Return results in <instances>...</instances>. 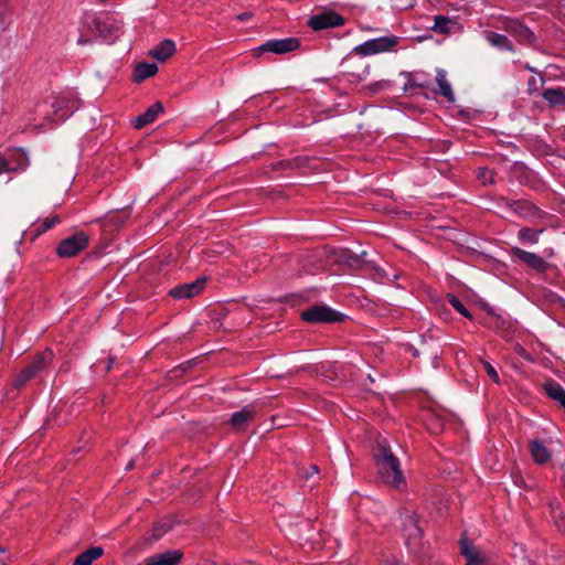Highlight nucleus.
Listing matches in <instances>:
<instances>
[{
	"mask_svg": "<svg viewBox=\"0 0 565 565\" xmlns=\"http://www.w3.org/2000/svg\"><path fill=\"white\" fill-rule=\"evenodd\" d=\"M375 461L379 477L383 482L396 489H402V487L405 486L399 460L392 452L390 447L379 443L375 452Z\"/></svg>",
	"mask_w": 565,
	"mask_h": 565,
	"instance_id": "nucleus-1",
	"label": "nucleus"
},
{
	"mask_svg": "<svg viewBox=\"0 0 565 565\" xmlns=\"http://www.w3.org/2000/svg\"><path fill=\"white\" fill-rule=\"evenodd\" d=\"M498 205L534 225L543 223L547 216L546 212L525 199L511 200L505 196H500L498 199Z\"/></svg>",
	"mask_w": 565,
	"mask_h": 565,
	"instance_id": "nucleus-2",
	"label": "nucleus"
},
{
	"mask_svg": "<svg viewBox=\"0 0 565 565\" xmlns=\"http://www.w3.org/2000/svg\"><path fill=\"white\" fill-rule=\"evenodd\" d=\"M79 100L73 93H63L53 97V114L47 116L51 122H61L78 109Z\"/></svg>",
	"mask_w": 565,
	"mask_h": 565,
	"instance_id": "nucleus-3",
	"label": "nucleus"
},
{
	"mask_svg": "<svg viewBox=\"0 0 565 565\" xmlns=\"http://www.w3.org/2000/svg\"><path fill=\"white\" fill-rule=\"evenodd\" d=\"M29 166L30 159L22 148L11 149L0 154V175L24 172Z\"/></svg>",
	"mask_w": 565,
	"mask_h": 565,
	"instance_id": "nucleus-4",
	"label": "nucleus"
},
{
	"mask_svg": "<svg viewBox=\"0 0 565 565\" xmlns=\"http://www.w3.org/2000/svg\"><path fill=\"white\" fill-rule=\"evenodd\" d=\"M301 319L309 323L341 322L345 316L326 305H316L301 312Z\"/></svg>",
	"mask_w": 565,
	"mask_h": 565,
	"instance_id": "nucleus-5",
	"label": "nucleus"
},
{
	"mask_svg": "<svg viewBox=\"0 0 565 565\" xmlns=\"http://www.w3.org/2000/svg\"><path fill=\"white\" fill-rule=\"evenodd\" d=\"M318 169L317 160L308 156H297L290 159H282L266 167V173L275 171L300 170L303 172Z\"/></svg>",
	"mask_w": 565,
	"mask_h": 565,
	"instance_id": "nucleus-6",
	"label": "nucleus"
},
{
	"mask_svg": "<svg viewBox=\"0 0 565 565\" xmlns=\"http://www.w3.org/2000/svg\"><path fill=\"white\" fill-rule=\"evenodd\" d=\"M398 44V38L395 35L390 36H380L376 39H372L365 41L359 45H356L352 53L361 56H369L379 53H384L391 51L394 46Z\"/></svg>",
	"mask_w": 565,
	"mask_h": 565,
	"instance_id": "nucleus-7",
	"label": "nucleus"
},
{
	"mask_svg": "<svg viewBox=\"0 0 565 565\" xmlns=\"http://www.w3.org/2000/svg\"><path fill=\"white\" fill-rule=\"evenodd\" d=\"M300 47V41L297 38L286 39H271L262 45L253 49L252 55L254 57L260 56L264 53L286 54Z\"/></svg>",
	"mask_w": 565,
	"mask_h": 565,
	"instance_id": "nucleus-8",
	"label": "nucleus"
},
{
	"mask_svg": "<svg viewBox=\"0 0 565 565\" xmlns=\"http://www.w3.org/2000/svg\"><path fill=\"white\" fill-rule=\"evenodd\" d=\"M354 53L348 54L341 62L345 68L343 75L347 76L350 84H358L370 75L371 65L360 58H355Z\"/></svg>",
	"mask_w": 565,
	"mask_h": 565,
	"instance_id": "nucleus-9",
	"label": "nucleus"
},
{
	"mask_svg": "<svg viewBox=\"0 0 565 565\" xmlns=\"http://www.w3.org/2000/svg\"><path fill=\"white\" fill-rule=\"evenodd\" d=\"M89 243V237L85 232L75 234L61 241L56 248V254L62 258H71L84 250Z\"/></svg>",
	"mask_w": 565,
	"mask_h": 565,
	"instance_id": "nucleus-10",
	"label": "nucleus"
},
{
	"mask_svg": "<svg viewBox=\"0 0 565 565\" xmlns=\"http://www.w3.org/2000/svg\"><path fill=\"white\" fill-rule=\"evenodd\" d=\"M460 554L466 558V565H492L488 554L475 545L463 534L459 540Z\"/></svg>",
	"mask_w": 565,
	"mask_h": 565,
	"instance_id": "nucleus-11",
	"label": "nucleus"
},
{
	"mask_svg": "<svg viewBox=\"0 0 565 565\" xmlns=\"http://www.w3.org/2000/svg\"><path fill=\"white\" fill-rule=\"evenodd\" d=\"M345 19L333 10L323 11L312 15L308 20V25L315 31H321L330 28L343 25Z\"/></svg>",
	"mask_w": 565,
	"mask_h": 565,
	"instance_id": "nucleus-12",
	"label": "nucleus"
},
{
	"mask_svg": "<svg viewBox=\"0 0 565 565\" xmlns=\"http://www.w3.org/2000/svg\"><path fill=\"white\" fill-rule=\"evenodd\" d=\"M511 256L536 273H545L550 267L548 263L543 257L520 247H512Z\"/></svg>",
	"mask_w": 565,
	"mask_h": 565,
	"instance_id": "nucleus-13",
	"label": "nucleus"
},
{
	"mask_svg": "<svg viewBox=\"0 0 565 565\" xmlns=\"http://www.w3.org/2000/svg\"><path fill=\"white\" fill-rule=\"evenodd\" d=\"M504 30L521 44L532 45L536 41L535 34L518 20H508Z\"/></svg>",
	"mask_w": 565,
	"mask_h": 565,
	"instance_id": "nucleus-14",
	"label": "nucleus"
},
{
	"mask_svg": "<svg viewBox=\"0 0 565 565\" xmlns=\"http://www.w3.org/2000/svg\"><path fill=\"white\" fill-rule=\"evenodd\" d=\"M206 279L200 277L191 282L175 286L169 291V295L174 299H189L199 295L205 287Z\"/></svg>",
	"mask_w": 565,
	"mask_h": 565,
	"instance_id": "nucleus-15",
	"label": "nucleus"
},
{
	"mask_svg": "<svg viewBox=\"0 0 565 565\" xmlns=\"http://www.w3.org/2000/svg\"><path fill=\"white\" fill-rule=\"evenodd\" d=\"M122 23L111 14H104L100 20L98 36L104 40L114 41L122 33Z\"/></svg>",
	"mask_w": 565,
	"mask_h": 565,
	"instance_id": "nucleus-16",
	"label": "nucleus"
},
{
	"mask_svg": "<svg viewBox=\"0 0 565 565\" xmlns=\"http://www.w3.org/2000/svg\"><path fill=\"white\" fill-rule=\"evenodd\" d=\"M257 409L255 405H246L241 411L232 414L230 418V424L236 430H245L248 427L252 419L255 417Z\"/></svg>",
	"mask_w": 565,
	"mask_h": 565,
	"instance_id": "nucleus-17",
	"label": "nucleus"
},
{
	"mask_svg": "<svg viewBox=\"0 0 565 565\" xmlns=\"http://www.w3.org/2000/svg\"><path fill=\"white\" fill-rule=\"evenodd\" d=\"M402 526L407 544H409L411 541L420 540L423 531L418 525V519L415 513H405L402 518Z\"/></svg>",
	"mask_w": 565,
	"mask_h": 565,
	"instance_id": "nucleus-18",
	"label": "nucleus"
},
{
	"mask_svg": "<svg viewBox=\"0 0 565 565\" xmlns=\"http://www.w3.org/2000/svg\"><path fill=\"white\" fill-rule=\"evenodd\" d=\"M183 554L178 550L166 551L163 553L149 556L145 565H178Z\"/></svg>",
	"mask_w": 565,
	"mask_h": 565,
	"instance_id": "nucleus-19",
	"label": "nucleus"
},
{
	"mask_svg": "<svg viewBox=\"0 0 565 565\" xmlns=\"http://www.w3.org/2000/svg\"><path fill=\"white\" fill-rule=\"evenodd\" d=\"M529 451L536 465H545L552 458V452L547 449L543 441L533 439L529 443Z\"/></svg>",
	"mask_w": 565,
	"mask_h": 565,
	"instance_id": "nucleus-20",
	"label": "nucleus"
},
{
	"mask_svg": "<svg viewBox=\"0 0 565 565\" xmlns=\"http://www.w3.org/2000/svg\"><path fill=\"white\" fill-rule=\"evenodd\" d=\"M163 111V105L160 102H156L150 107L146 109L142 114H140L135 120H134V127L136 129H141L146 127L147 125L153 122L158 115Z\"/></svg>",
	"mask_w": 565,
	"mask_h": 565,
	"instance_id": "nucleus-21",
	"label": "nucleus"
},
{
	"mask_svg": "<svg viewBox=\"0 0 565 565\" xmlns=\"http://www.w3.org/2000/svg\"><path fill=\"white\" fill-rule=\"evenodd\" d=\"M486 41L492 45L493 47L500 50V51H508V52H514V46L510 39L504 35L500 34L490 30H486L483 32Z\"/></svg>",
	"mask_w": 565,
	"mask_h": 565,
	"instance_id": "nucleus-22",
	"label": "nucleus"
},
{
	"mask_svg": "<svg viewBox=\"0 0 565 565\" xmlns=\"http://www.w3.org/2000/svg\"><path fill=\"white\" fill-rule=\"evenodd\" d=\"M366 256V252H362L360 255L352 254L351 252L345 254V263L350 267H362L363 265H369V262L364 259ZM373 270L375 271V278L376 279H383L387 275L385 274L384 269L380 268L379 266L371 264Z\"/></svg>",
	"mask_w": 565,
	"mask_h": 565,
	"instance_id": "nucleus-23",
	"label": "nucleus"
},
{
	"mask_svg": "<svg viewBox=\"0 0 565 565\" xmlns=\"http://www.w3.org/2000/svg\"><path fill=\"white\" fill-rule=\"evenodd\" d=\"M436 83L438 88L435 92L445 97L447 102L455 103V94L450 83L447 79V73L445 70H437Z\"/></svg>",
	"mask_w": 565,
	"mask_h": 565,
	"instance_id": "nucleus-24",
	"label": "nucleus"
},
{
	"mask_svg": "<svg viewBox=\"0 0 565 565\" xmlns=\"http://www.w3.org/2000/svg\"><path fill=\"white\" fill-rule=\"evenodd\" d=\"M175 53V43L172 40L166 39L161 41L150 52L151 56L159 62H164Z\"/></svg>",
	"mask_w": 565,
	"mask_h": 565,
	"instance_id": "nucleus-25",
	"label": "nucleus"
},
{
	"mask_svg": "<svg viewBox=\"0 0 565 565\" xmlns=\"http://www.w3.org/2000/svg\"><path fill=\"white\" fill-rule=\"evenodd\" d=\"M53 351L44 350L36 354L28 366L38 376L53 361Z\"/></svg>",
	"mask_w": 565,
	"mask_h": 565,
	"instance_id": "nucleus-26",
	"label": "nucleus"
},
{
	"mask_svg": "<svg viewBox=\"0 0 565 565\" xmlns=\"http://www.w3.org/2000/svg\"><path fill=\"white\" fill-rule=\"evenodd\" d=\"M547 507L550 514L559 531L565 533V513L561 502L556 498L548 499Z\"/></svg>",
	"mask_w": 565,
	"mask_h": 565,
	"instance_id": "nucleus-27",
	"label": "nucleus"
},
{
	"mask_svg": "<svg viewBox=\"0 0 565 565\" xmlns=\"http://www.w3.org/2000/svg\"><path fill=\"white\" fill-rule=\"evenodd\" d=\"M100 14L93 11H85L81 18V26L87 32L95 33L98 35L100 26Z\"/></svg>",
	"mask_w": 565,
	"mask_h": 565,
	"instance_id": "nucleus-28",
	"label": "nucleus"
},
{
	"mask_svg": "<svg viewBox=\"0 0 565 565\" xmlns=\"http://www.w3.org/2000/svg\"><path fill=\"white\" fill-rule=\"evenodd\" d=\"M158 72V66L154 63L140 62L135 66L132 78L134 82L140 83Z\"/></svg>",
	"mask_w": 565,
	"mask_h": 565,
	"instance_id": "nucleus-29",
	"label": "nucleus"
},
{
	"mask_svg": "<svg viewBox=\"0 0 565 565\" xmlns=\"http://www.w3.org/2000/svg\"><path fill=\"white\" fill-rule=\"evenodd\" d=\"M544 392L546 395L556 401L561 406L565 404V390L554 380L544 383Z\"/></svg>",
	"mask_w": 565,
	"mask_h": 565,
	"instance_id": "nucleus-30",
	"label": "nucleus"
},
{
	"mask_svg": "<svg viewBox=\"0 0 565 565\" xmlns=\"http://www.w3.org/2000/svg\"><path fill=\"white\" fill-rule=\"evenodd\" d=\"M104 554L102 546L90 547L81 553L74 561L73 565H92V563Z\"/></svg>",
	"mask_w": 565,
	"mask_h": 565,
	"instance_id": "nucleus-31",
	"label": "nucleus"
},
{
	"mask_svg": "<svg viewBox=\"0 0 565 565\" xmlns=\"http://www.w3.org/2000/svg\"><path fill=\"white\" fill-rule=\"evenodd\" d=\"M542 97L551 107L565 106V89L563 88H546L542 93Z\"/></svg>",
	"mask_w": 565,
	"mask_h": 565,
	"instance_id": "nucleus-32",
	"label": "nucleus"
},
{
	"mask_svg": "<svg viewBox=\"0 0 565 565\" xmlns=\"http://www.w3.org/2000/svg\"><path fill=\"white\" fill-rule=\"evenodd\" d=\"M430 86L429 81L424 74L420 73H408L406 75V83L404 89L411 92L414 88H428Z\"/></svg>",
	"mask_w": 565,
	"mask_h": 565,
	"instance_id": "nucleus-33",
	"label": "nucleus"
},
{
	"mask_svg": "<svg viewBox=\"0 0 565 565\" xmlns=\"http://www.w3.org/2000/svg\"><path fill=\"white\" fill-rule=\"evenodd\" d=\"M544 232V228H532V227H522L518 232V238L525 244L535 245L539 243L540 235Z\"/></svg>",
	"mask_w": 565,
	"mask_h": 565,
	"instance_id": "nucleus-34",
	"label": "nucleus"
},
{
	"mask_svg": "<svg viewBox=\"0 0 565 565\" xmlns=\"http://www.w3.org/2000/svg\"><path fill=\"white\" fill-rule=\"evenodd\" d=\"M391 87V82L386 79L376 81L374 83H371L369 85H365L362 87L361 93L364 96H374L383 90H386Z\"/></svg>",
	"mask_w": 565,
	"mask_h": 565,
	"instance_id": "nucleus-35",
	"label": "nucleus"
},
{
	"mask_svg": "<svg viewBox=\"0 0 565 565\" xmlns=\"http://www.w3.org/2000/svg\"><path fill=\"white\" fill-rule=\"evenodd\" d=\"M35 377V374L29 369V366H26L23 370H21L13 380V387L17 390H21L25 386L28 382Z\"/></svg>",
	"mask_w": 565,
	"mask_h": 565,
	"instance_id": "nucleus-36",
	"label": "nucleus"
},
{
	"mask_svg": "<svg viewBox=\"0 0 565 565\" xmlns=\"http://www.w3.org/2000/svg\"><path fill=\"white\" fill-rule=\"evenodd\" d=\"M61 222V217L58 215H53L50 217H46L34 231V237L50 231L53 228L56 224Z\"/></svg>",
	"mask_w": 565,
	"mask_h": 565,
	"instance_id": "nucleus-37",
	"label": "nucleus"
},
{
	"mask_svg": "<svg viewBox=\"0 0 565 565\" xmlns=\"http://www.w3.org/2000/svg\"><path fill=\"white\" fill-rule=\"evenodd\" d=\"M450 24L452 21L445 15L435 17V23L433 30L437 33L447 34L450 32Z\"/></svg>",
	"mask_w": 565,
	"mask_h": 565,
	"instance_id": "nucleus-38",
	"label": "nucleus"
},
{
	"mask_svg": "<svg viewBox=\"0 0 565 565\" xmlns=\"http://www.w3.org/2000/svg\"><path fill=\"white\" fill-rule=\"evenodd\" d=\"M484 324L498 332L504 331L507 329V321L499 315L494 313L490 315L489 320Z\"/></svg>",
	"mask_w": 565,
	"mask_h": 565,
	"instance_id": "nucleus-39",
	"label": "nucleus"
},
{
	"mask_svg": "<svg viewBox=\"0 0 565 565\" xmlns=\"http://www.w3.org/2000/svg\"><path fill=\"white\" fill-rule=\"evenodd\" d=\"M449 303L451 305V307L457 310L460 315H462L465 318H468V319H472V316L471 313L469 312V310L463 306V303L461 302V300L454 296V295H449Z\"/></svg>",
	"mask_w": 565,
	"mask_h": 565,
	"instance_id": "nucleus-40",
	"label": "nucleus"
},
{
	"mask_svg": "<svg viewBox=\"0 0 565 565\" xmlns=\"http://www.w3.org/2000/svg\"><path fill=\"white\" fill-rule=\"evenodd\" d=\"M172 529V524L168 521L159 522L152 530L151 537L153 541L160 540L167 532Z\"/></svg>",
	"mask_w": 565,
	"mask_h": 565,
	"instance_id": "nucleus-41",
	"label": "nucleus"
},
{
	"mask_svg": "<svg viewBox=\"0 0 565 565\" xmlns=\"http://www.w3.org/2000/svg\"><path fill=\"white\" fill-rule=\"evenodd\" d=\"M480 363L482 364L484 371L487 372V374L489 375V377L497 384L500 383V376H499V373L497 372L495 367L487 360H483L481 359L480 360Z\"/></svg>",
	"mask_w": 565,
	"mask_h": 565,
	"instance_id": "nucleus-42",
	"label": "nucleus"
},
{
	"mask_svg": "<svg viewBox=\"0 0 565 565\" xmlns=\"http://www.w3.org/2000/svg\"><path fill=\"white\" fill-rule=\"evenodd\" d=\"M544 82V78L543 77H540V78H536L534 76H531L529 79H527V83H526V92L530 94V95H533L535 93L539 92V88H540V85L543 84Z\"/></svg>",
	"mask_w": 565,
	"mask_h": 565,
	"instance_id": "nucleus-43",
	"label": "nucleus"
},
{
	"mask_svg": "<svg viewBox=\"0 0 565 565\" xmlns=\"http://www.w3.org/2000/svg\"><path fill=\"white\" fill-rule=\"evenodd\" d=\"M478 179L482 184H492L494 182L493 172L488 168H480L478 171Z\"/></svg>",
	"mask_w": 565,
	"mask_h": 565,
	"instance_id": "nucleus-44",
	"label": "nucleus"
},
{
	"mask_svg": "<svg viewBox=\"0 0 565 565\" xmlns=\"http://www.w3.org/2000/svg\"><path fill=\"white\" fill-rule=\"evenodd\" d=\"M11 24V18L10 14L7 12V10H0V29L2 31L7 30L8 26Z\"/></svg>",
	"mask_w": 565,
	"mask_h": 565,
	"instance_id": "nucleus-45",
	"label": "nucleus"
},
{
	"mask_svg": "<svg viewBox=\"0 0 565 565\" xmlns=\"http://www.w3.org/2000/svg\"><path fill=\"white\" fill-rule=\"evenodd\" d=\"M81 32H83V31L81 30ZM90 43H92V40L86 38V36H84L83 33H81V35L77 39V44L78 45H86V44H90Z\"/></svg>",
	"mask_w": 565,
	"mask_h": 565,
	"instance_id": "nucleus-46",
	"label": "nucleus"
},
{
	"mask_svg": "<svg viewBox=\"0 0 565 565\" xmlns=\"http://www.w3.org/2000/svg\"><path fill=\"white\" fill-rule=\"evenodd\" d=\"M250 17H252V14L249 12H244V13L238 15V20L247 21Z\"/></svg>",
	"mask_w": 565,
	"mask_h": 565,
	"instance_id": "nucleus-47",
	"label": "nucleus"
},
{
	"mask_svg": "<svg viewBox=\"0 0 565 565\" xmlns=\"http://www.w3.org/2000/svg\"><path fill=\"white\" fill-rule=\"evenodd\" d=\"M318 472H319L318 467H317V466H311V467H310V472H309V471H308V472H306V477L308 478V477H310L311 475H313V473H318Z\"/></svg>",
	"mask_w": 565,
	"mask_h": 565,
	"instance_id": "nucleus-48",
	"label": "nucleus"
},
{
	"mask_svg": "<svg viewBox=\"0 0 565 565\" xmlns=\"http://www.w3.org/2000/svg\"><path fill=\"white\" fill-rule=\"evenodd\" d=\"M383 565H404V564L398 562L397 559H391V561H386Z\"/></svg>",
	"mask_w": 565,
	"mask_h": 565,
	"instance_id": "nucleus-49",
	"label": "nucleus"
},
{
	"mask_svg": "<svg viewBox=\"0 0 565 565\" xmlns=\"http://www.w3.org/2000/svg\"><path fill=\"white\" fill-rule=\"evenodd\" d=\"M134 467H135V460H130L126 466V470L129 471V470L134 469Z\"/></svg>",
	"mask_w": 565,
	"mask_h": 565,
	"instance_id": "nucleus-50",
	"label": "nucleus"
},
{
	"mask_svg": "<svg viewBox=\"0 0 565 565\" xmlns=\"http://www.w3.org/2000/svg\"><path fill=\"white\" fill-rule=\"evenodd\" d=\"M117 216H118V215H113V216L110 217V221L118 223V222H117Z\"/></svg>",
	"mask_w": 565,
	"mask_h": 565,
	"instance_id": "nucleus-51",
	"label": "nucleus"
},
{
	"mask_svg": "<svg viewBox=\"0 0 565 565\" xmlns=\"http://www.w3.org/2000/svg\"><path fill=\"white\" fill-rule=\"evenodd\" d=\"M525 68H526V70H529V71H531V72H534V68H533V67H531L530 65H526V66H525Z\"/></svg>",
	"mask_w": 565,
	"mask_h": 565,
	"instance_id": "nucleus-52",
	"label": "nucleus"
},
{
	"mask_svg": "<svg viewBox=\"0 0 565 565\" xmlns=\"http://www.w3.org/2000/svg\"><path fill=\"white\" fill-rule=\"evenodd\" d=\"M4 553V547L0 545V554Z\"/></svg>",
	"mask_w": 565,
	"mask_h": 565,
	"instance_id": "nucleus-53",
	"label": "nucleus"
},
{
	"mask_svg": "<svg viewBox=\"0 0 565 565\" xmlns=\"http://www.w3.org/2000/svg\"><path fill=\"white\" fill-rule=\"evenodd\" d=\"M110 365H111V361H109V363H107V370L110 369Z\"/></svg>",
	"mask_w": 565,
	"mask_h": 565,
	"instance_id": "nucleus-54",
	"label": "nucleus"
},
{
	"mask_svg": "<svg viewBox=\"0 0 565 565\" xmlns=\"http://www.w3.org/2000/svg\"><path fill=\"white\" fill-rule=\"evenodd\" d=\"M124 214H125V217L129 216V213L127 211H125Z\"/></svg>",
	"mask_w": 565,
	"mask_h": 565,
	"instance_id": "nucleus-55",
	"label": "nucleus"
}]
</instances>
